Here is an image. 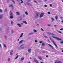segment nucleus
Listing matches in <instances>:
<instances>
[{"label":"nucleus","mask_w":63,"mask_h":63,"mask_svg":"<svg viewBox=\"0 0 63 63\" xmlns=\"http://www.w3.org/2000/svg\"><path fill=\"white\" fill-rule=\"evenodd\" d=\"M39 16H40V13L37 12L35 15V17H38Z\"/></svg>","instance_id":"nucleus-3"},{"label":"nucleus","mask_w":63,"mask_h":63,"mask_svg":"<svg viewBox=\"0 0 63 63\" xmlns=\"http://www.w3.org/2000/svg\"><path fill=\"white\" fill-rule=\"evenodd\" d=\"M33 31L34 32H37V30H34Z\"/></svg>","instance_id":"nucleus-32"},{"label":"nucleus","mask_w":63,"mask_h":63,"mask_svg":"<svg viewBox=\"0 0 63 63\" xmlns=\"http://www.w3.org/2000/svg\"><path fill=\"white\" fill-rule=\"evenodd\" d=\"M51 19L52 20V21H54V20H55L54 18H51Z\"/></svg>","instance_id":"nucleus-30"},{"label":"nucleus","mask_w":63,"mask_h":63,"mask_svg":"<svg viewBox=\"0 0 63 63\" xmlns=\"http://www.w3.org/2000/svg\"><path fill=\"white\" fill-rule=\"evenodd\" d=\"M48 34H49V35H51L52 36H54V35H55V34H54L52 33L49 32Z\"/></svg>","instance_id":"nucleus-6"},{"label":"nucleus","mask_w":63,"mask_h":63,"mask_svg":"<svg viewBox=\"0 0 63 63\" xmlns=\"http://www.w3.org/2000/svg\"><path fill=\"white\" fill-rule=\"evenodd\" d=\"M46 57H48V55H46Z\"/></svg>","instance_id":"nucleus-64"},{"label":"nucleus","mask_w":63,"mask_h":63,"mask_svg":"<svg viewBox=\"0 0 63 63\" xmlns=\"http://www.w3.org/2000/svg\"><path fill=\"white\" fill-rule=\"evenodd\" d=\"M18 54L17 53L16 54V55H17V56H18Z\"/></svg>","instance_id":"nucleus-60"},{"label":"nucleus","mask_w":63,"mask_h":63,"mask_svg":"<svg viewBox=\"0 0 63 63\" xmlns=\"http://www.w3.org/2000/svg\"><path fill=\"white\" fill-rule=\"evenodd\" d=\"M44 14H45V13H41V14L39 16L40 18H41L44 16H43Z\"/></svg>","instance_id":"nucleus-4"},{"label":"nucleus","mask_w":63,"mask_h":63,"mask_svg":"<svg viewBox=\"0 0 63 63\" xmlns=\"http://www.w3.org/2000/svg\"><path fill=\"white\" fill-rule=\"evenodd\" d=\"M34 61H35V62H36L37 61H38V60H37V59H34Z\"/></svg>","instance_id":"nucleus-23"},{"label":"nucleus","mask_w":63,"mask_h":63,"mask_svg":"<svg viewBox=\"0 0 63 63\" xmlns=\"http://www.w3.org/2000/svg\"><path fill=\"white\" fill-rule=\"evenodd\" d=\"M11 1L13 3H14V4H15V1L14 0H11Z\"/></svg>","instance_id":"nucleus-28"},{"label":"nucleus","mask_w":63,"mask_h":63,"mask_svg":"<svg viewBox=\"0 0 63 63\" xmlns=\"http://www.w3.org/2000/svg\"><path fill=\"white\" fill-rule=\"evenodd\" d=\"M48 45L49 46H50V47H52V46L51 45H50L49 44H48Z\"/></svg>","instance_id":"nucleus-39"},{"label":"nucleus","mask_w":63,"mask_h":63,"mask_svg":"<svg viewBox=\"0 0 63 63\" xmlns=\"http://www.w3.org/2000/svg\"><path fill=\"white\" fill-rule=\"evenodd\" d=\"M24 46V44H22L20 46H17V48L18 50H20V49H22L24 48V47H23V46Z\"/></svg>","instance_id":"nucleus-1"},{"label":"nucleus","mask_w":63,"mask_h":63,"mask_svg":"<svg viewBox=\"0 0 63 63\" xmlns=\"http://www.w3.org/2000/svg\"><path fill=\"white\" fill-rule=\"evenodd\" d=\"M55 18L56 20H57V19L58 18V17L57 16H55Z\"/></svg>","instance_id":"nucleus-26"},{"label":"nucleus","mask_w":63,"mask_h":63,"mask_svg":"<svg viewBox=\"0 0 63 63\" xmlns=\"http://www.w3.org/2000/svg\"><path fill=\"white\" fill-rule=\"evenodd\" d=\"M11 24H13V23H14V22H13V21H11Z\"/></svg>","instance_id":"nucleus-35"},{"label":"nucleus","mask_w":63,"mask_h":63,"mask_svg":"<svg viewBox=\"0 0 63 63\" xmlns=\"http://www.w3.org/2000/svg\"><path fill=\"white\" fill-rule=\"evenodd\" d=\"M37 23H38V21H35V23L36 24H37Z\"/></svg>","instance_id":"nucleus-53"},{"label":"nucleus","mask_w":63,"mask_h":63,"mask_svg":"<svg viewBox=\"0 0 63 63\" xmlns=\"http://www.w3.org/2000/svg\"><path fill=\"white\" fill-rule=\"evenodd\" d=\"M39 42L40 43H42V44L43 43V41H39Z\"/></svg>","instance_id":"nucleus-46"},{"label":"nucleus","mask_w":63,"mask_h":63,"mask_svg":"<svg viewBox=\"0 0 63 63\" xmlns=\"http://www.w3.org/2000/svg\"><path fill=\"white\" fill-rule=\"evenodd\" d=\"M16 14L17 15H20V13L18 12H16Z\"/></svg>","instance_id":"nucleus-14"},{"label":"nucleus","mask_w":63,"mask_h":63,"mask_svg":"<svg viewBox=\"0 0 63 63\" xmlns=\"http://www.w3.org/2000/svg\"><path fill=\"white\" fill-rule=\"evenodd\" d=\"M58 32L59 33H61V32L59 31H58Z\"/></svg>","instance_id":"nucleus-52"},{"label":"nucleus","mask_w":63,"mask_h":63,"mask_svg":"<svg viewBox=\"0 0 63 63\" xmlns=\"http://www.w3.org/2000/svg\"><path fill=\"white\" fill-rule=\"evenodd\" d=\"M22 16H23V17H25V15H24V14H23V15H22Z\"/></svg>","instance_id":"nucleus-42"},{"label":"nucleus","mask_w":63,"mask_h":63,"mask_svg":"<svg viewBox=\"0 0 63 63\" xmlns=\"http://www.w3.org/2000/svg\"><path fill=\"white\" fill-rule=\"evenodd\" d=\"M22 20V18H20L18 19H17V21H19Z\"/></svg>","instance_id":"nucleus-8"},{"label":"nucleus","mask_w":63,"mask_h":63,"mask_svg":"<svg viewBox=\"0 0 63 63\" xmlns=\"http://www.w3.org/2000/svg\"><path fill=\"white\" fill-rule=\"evenodd\" d=\"M48 26H51V25L50 24H48L47 25Z\"/></svg>","instance_id":"nucleus-24"},{"label":"nucleus","mask_w":63,"mask_h":63,"mask_svg":"<svg viewBox=\"0 0 63 63\" xmlns=\"http://www.w3.org/2000/svg\"><path fill=\"white\" fill-rule=\"evenodd\" d=\"M6 0L7 3H9V2L10 1L9 0Z\"/></svg>","instance_id":"nucleus-43"},{"label":"nucleus","mask_w":63,"mask_h":63,"mask_svg":"<svg viewBox=\"0 0 63 63\" xmlns=\"http://www.w3.org/2000/svg\"><path fill=\"white\" fill-rule=\"evenodd\" d=\"M3 46L5 47H7V45H5L4 44H3Z\"/></svg>","instance_id":"nucleus-27"},{"label":"nucleus","mask_w":63,"mask_h":63,"mask_svg":"<svg viewBox=\"0 0 63 63\" xmlns=\"http://www.w3.org/2000/svg\"><path fill=\"white\" fill-rule=\"evenodd\" d=\"M28 2H31V0H28Z\"/></svg>","instance_id":"nucleus-50"},{"label":"nucleus","mask_w":63,"mask_h":63,"mask_svg":"<svg viewBox=\"0 0 63 63\" xmlns=\"http://www.w3.org/2000/svg\"><path fill=\"white\" fill-rule=\"evenodd\" d=\"M39 24H37L36 25V26H37V27H39Z\"/></svg>","instance_id":"nucleus-44"},{"label":"nucleus","mask_w":63,"mask_h":63,"mask_svg":"<svg viewBox=\"0 0 63 63\" xmlns=\"http://www.w3.org/2000/svg\"><path fill=\"white\" fill-rule=\"evenodd\" d=\"M35 42H36V43H37L38 41L37 40H35Z\"/></svg>","instance_id":"nucleus-55"},{"label":"nucleus","mask_w":63,"mask_h":63,"mask_svg":"<svg viewBox=\"0 0 63 63\" xmlns=\"http://www.w3.org/2000/svg\"><path fill=\"white\" fill-rule=\"evenodd\" d=\"M44 37H45V38H47V39H48V37H47V36H44Z\"/></svg>","instance_id":"nucleus-31"},{"label":"nucleus","mask_w":63,"mask_h":63,"mask_svg":"<svg viewBox=\"0 0 63 63\" xmlns=\"http://www.w3.org/2000/svg\"><path fill=\"white\" fill-rule=\"evenodd\" d=\"M11 33H14V31H11Z\"/></svg>","instance_id":"nucleus-51"},{"label":"nucleus","mask_w":63,"mask_h":63,"mask_svg":"<svg viewBox=\"0 0 63 63\" xmlns=\"http://www.w3.org/2000/svg\"><path fill=\"white\" fill-rule=\"evenodd\" d=\"M9 7H11L12 8H14V6H13V5L12 4H10L9 6Z\"/></svg>","instance_id":"nucleus-11"},{"label":"nucleus","mask_w":63,"mask_h":63,"mask_svg":"<svg viewBox=\"0 0 63 63\" xmlns=\"http://www.w3.org/2000/svg\"><path fill=\"white\" fill-rule=\"evenodd\" d=\"M10 15V16H13V13H12V12H11Z\"/></svg>","instance_id":"nucleus-41"},{"label":"nucleus","mask_w":63,"mask_h":63,"mask_svg":"<svg viewBox=\"0 0 63 63\" xmlns=\"http://www.w3.org/2000/svg\"><path fill=\"white\" fill-rule=\"evenodd\" d=\"M36 63H39V62L38 61L36 62Z\"/></svg>","instance_id":"nucleus-63"},{"label":"nucleus","mask_w":63,"mask_h":63,"mask_svg":"<svg viewBox=\"0 0 63 63\" xmlns=\"http://www.w3.org/2000/svg\"><path fill=\"white\" fill-rule=\"evenodd\" d=\"M20 1H21V3H23L24 2H23V0H20Z\"/></svg>","instance_id":"nucleus-38"},{"label":"nucleus","mask_w":63,"mask_h":63,"mask_svg":"<svg viewBox=\"0 0 63 63\" xmlns=\"http://www.w3.org/2000/svg\"><path fill=\"white\" fill-rule=\"evenodd\" d=\"M17 25H18V26H19V27H21V25L19 23H17Z\"/></svg>","instance_id":"nucleus-12"},{"label":"nucleus","mask_w":63,"mask_h":63,"mask_svg":"<svg viewBox=\"0 0 63 63\" xmlns=\"http://www.w3.org/2000/svg\"><path fill=\"white\" fill-rule=\"evenodd\" d=\"M7 36H4V37L5 39H7Z\"/></svg>","instance_id":"nucleus-36"},{"label":"nucleus","mask_w":63,"mask_h":63,"mask_svg":"<svg viewBox=\"0 0 63 63\" xmlns=\"http://www.w3.org/2000/svg\"><path fill=\"white\" fill-rule=\"evenodd\" d=\"M49 5L51 7H52V5L51 4H50Z\"/></svg>","instance_id":"nucleus-37"},{"label":"nucleus","mask_w":63,"mask_h":63,"mask_svg":"<svg viewBox=\"0 0 63 63\" xmlns=\"http://www.w3.org/2000/svg\"><path fill=\"white\" fill-rule=\"evenodd\" d=\"M48 14H49H49H50V12H48Z\"/></svg>","instance_id":"nucleus-47"},{"label":"nucleus","mask_w":63,"mask_h":63,"mask_svg":"<svg viewBox=\"0 0 63 63\" xmlns=\"http://www.w3.org/2000/svg\"><path fill=\"white\" fill-rule=\"evenodd\" d=\"M54 26H55V27H56V26H57L55 25H54Z\"/></svg>","instance_id":"nucleus-62"},{"label":"nucleus","mask_w":63,"mask_h":63,"mask_svg":"<svg viewBox=\"0 0 63 63\" xmlns=\"http://www.w3.org/2000/svg\"><path fill=\"white\" fill-rule=\"evenodd\" d=\"M0 47H2V46H1V44H0Z\"/></svg>","instance_id":"nucleus-59"},{"label":"nucleus","mask_w":63,"mask_h":63,"mask_svg":"<svg viewBox=\"0 0 63 63\" xmlns=\"http://www.w3.org/2000/svg\"><path fill=\"white\" fill-rule=\"evenodd\" d=\"M60 30H63V29L62 28L60 29Z\"/></svg>","instance_id":"nucleus-57"},{"label":"nucleus","mask_w":63,"mask_h":63,"mask_svg":"<svg viewBox=\"0 0 63 63\" xmlns=\"http://www.w3.org/2000/svg\"><path fill=\"white\" fill-rule=\"evenodd\" d=\"M10 18L11 19H12V18H14V17L13 16H11L10 17Z\"/></svg>","instance_id":"nucleus-25"},{"label":"nucleus","mask_w":63,"mask_h":63,"mask_svg":"<svg viewBox=\"0 0 63 63\" xmlns=\"http://www.w3.org/2000/svg\"><path fill=\"white\" fill-rule=\"evenodd\" d=\"M3 16H4L3 14L0 15V19H2L3 18Z\"/></svg>","instance_id":"nucleus-5"},{"label":"nucleus","mask_w":63,"mask_h":63,"mask_svg":"<svg viewBox=\"0 0 63 63\" xmlns=\"http://www.w3.org/2000/svg\"><path fill=\"white\" fill-rule=\"evenodd\" d=\"M18 58V56H17L16 57V58H15V59H17V58Z\"/></svg>","instance_id":"nucleus-54"},{"label":"nucleus","mask_w":63,"mask_h":63,"mask_svg":"<svg viewBox=\"0 0 63 63\" xmlns=\"http://www.w3.org/2000/svg\"><path fill=\"white\" fill-rule=\"evenodd\" d=\"M24 42V40H21L19 42V44H21L22 42Z\"/></svg>","instance_id":"nucleus-15"},{"label":"nucleus","mask_w":63,"mask_h":63,"mask_svg":"<svg viewBox=\"0 0 63 63\" xmlns=\"http://www.w3.org/2000/svg\"><path fill=\"white\" fill-rule=\"evenodd\" d=\"M51 47H52L53 49H54V47L52 46Z\"/></svg>","instance_id":"nucleus-58"},{"label":"nucleus","mask_w":63,"mask_h":63,"mask_svg":"<svg viewBox=\"0 0 63 63\" xmlns=\"http://www.w3.org/2000/svg\"><path fill=\"white\" fill-rule=\"evenodd\" d=\"M13 52V50H12L11 51V52L10 53V55H13V53H12V52Z\"/></svg>","instance_id":"nucleus-9"},{"label":"nucleus","mask_w":63,"mask_h":63,"mask_svg":"<svg viewBox=\"0 0 63 63\" xmlns=\"http://www.w3.org/2000/svg\"><path fill=\"white\" fill-rule=\"evenodd\" d=\"M55 63H62V62L61 61H57Z\"/></svg>","instance_id":"nucleus-13"},{"label":"nucleus","mask_w":63,"mask_h":63,"mask_svg":"<svg viewBox=\"0 0 63 63\" xmlns=\"http://www.w3.org/2000/svg\"><path fill=\"white\" fill-rule=\"evenodd\" d=\"M26 4L27 5H30V6H31V3L28 2H26Z\"/></svg>","instance_id":"nucleus-7"},{"label":"nucleus","mask_w":63,"mask_h":63,"mask_svg":"<svg viewBox=\"0 0 63 63\" xmlns=\"http://www.w3.org/2000/svg\"><path fill=\"white\" fill-rule=\"evenodd\" d=\"M2 9H0V12H2Z\"/></svg>","instance_id":"nucleus-48"},{"label":"nucleus","mask_w":63,"mask_h":63,"mask_svg":"<svg viewBox=\"0 0 63 63\" xmlns=\"http://www.w3.org/2000/svg\"><path fill=\"white\" fill-rule=\"evenodd\" d=\"M41 30L42 31H44V30H43V29H42V28H41Z\"/></svg>","instance_id":"nucleus-56"},{"label":"nucleus","mask_w":63,"mask_h":63,"mask_svg":"<svg viewBox=\"0 0 63 63\" xmlns=\"http://www.w3.org/2000/svg\"><path fill=\"white\" fill-rule=\"evenodd\" d=\"M44 6L45 7H47V5H44Z\"/></svg>","instance_id":"nucleus-49"},{"label":"nucleus","mask_w":63,"mask_h":63,"mask_svg":"<svg viewBox=\"0 0 63 63\" xmlns=\"http://www.w3.org/2000/svg\"><path fill=\"white\" fill-rule=\"evenodd\" d=\"M34 2H35L36 4H37V5H38V2L36 1L35 0L34 1Z\"/></svg>","instance_id":"nucleus-34"},{"label":"nucleus","mask_w":63,"mask_h":63,"mask_svg":"<svg viewBox=\"0 0 63 63\" xmlns=\"http://www.w3.org/2000/svg\"><path fill=\"white\" fill-rule=\"evenodd\" d=\"M49 38H50V40L51 41V42H53V43H54V41L53 40H52L51 39L50 37H49Z\"/></svg>","instance_id":"nucleus-19"},{"label":"nucleus","mask_w":63,"mask_h":63,"mask_svg":"<svg viewBox=\"0 0 63 63\" xmlns=\"http://www.w3.org/2000/svg\"><path fill=\"white\" fill-rule=\"evenodd\" d=\"M38 58L39 59L41 60H42V58H41V57L39 56L38 57Z\"/></svg>","instance_id":"nucleus-22"},{"label":"nucleus","mask_w":63,"mask_h":63,"mask_svg":"<svg viewBox=\"0 0 63 63\" xmlns=\"http://www.w3.org/2000/svg\"><path fill=\"white\" fill-rule=\"evenodd\" d=\"M25 14H26V15H28V13H27V12L26 11L25 12Z\"/></svg>","instance_id":"nucleus-29"},{"label":"nucleus","mask_w":63,"mask_h":63,"mask_svg":"<svg viewBox=\"0 0 63 63\" xmlns=\"http://www.w3.org/2000/svg\"><path fill=\"white\" fill-rule=\"evenodd\" d=\"M45 44H44V43H43L42 44V45H41V46H43V47H44V46H45Z\"/></svg>","instance_id":"nucleus-20"},{"label":"nucleus","mask_w":63,"mask_h":63,"mask_svg":"<svg viewBox=\"0 0 63 63\" xmlns=\"http://www.w3.org/2000/svg\"><path fill=\"white\" fill-rule=\"evenodd\" d=\"M34 34V32H31L30 33H29V35H32V34Z\"/></svg>","instance_id":"nucleus-17"},{"label":"nucleus","mask_w":63,"mask_h":63,"mask_svg":"<svg viewBox=\"0 0 63 63\" xmlns=\"http://www.w3.org/2000/svg\"><path fill=\"white\" fill-rule=\"evenodd\" d=\"M23 35V33H22L21 35L20 36V38H21L22 37V36Z\"/></svg>","instance_id":"nucleus-16"},{"label":"nucleus","mask_w":63,"mask_h":63,"mask_svg":"<svg viewBox=\"0 0 63 63\" xmlns=\"http://www.w3.org/2000/svg\"><path fill=\"white\" fill-rule=\"evenodd\" d=\"M53 44L54 45H55V47H56L57 48H58V47H57V45H56L55 44V43H54H54H53Z\"/></svg>","instance_id":"nucleus-21"},{"label":"nucleus","mask_w":63,"mask_h":63,"mask_svg":"<svg viewBox=\"0 0 63 63\" xmlns=\"http://www.w3.org/2000/svg\"><path fill=\"white\" fill-rule=\"evenodd\" d=\"M23 23H25L26 24H27V22L26 21H23Z\"/></svg>","instance_id":"nucleus-18"},{"label":"nucleus","mask_w":63,"mask_h":63,"mask_svg":"<svg viewBox=\"0 0 63 63\" xmlns=\"http://www.w3.org/2000/svg\"><path fill=\"white\" fill-rule=\"evenodd\" d=\"M22 60H24V58H21V61H22Z\"/></svg>","instance_id":"nucleus-33"},{"label":"nucleus","mask_w":63,"mask_h":63,"mask_svg":"<svg viewBox=\"0 0 63 63\" xmlns=\"http://www.w3.org/2000/svg\"><path fill=\"white\" fill-rule=\"evenodd\" d=\"M31 48H29V49H28V51L29 53H30V52H31Z\"/></svg>","instance_id":"nucleus-10"},{"label":"nucleus","mask_w":63,"mask_h":63,"mask_svg":"<svg viewBox=\"0 0 63 63\" xmlns=\"http://www.w3.org/2000/svg\"><path fill=\"white\" fill-rule=\"evenodd\" d=\"M10 60V58H8V61H9Z\"/></svg>","instance_id":"nucleus-40"},{"label":"nucleus","mask_w":63,"mask_h":63,"mask_svg":"<svg viewBox=\"0 0 63 63\" xmlns=\"http://www.w3.org/2000/svg\"><path fill=\"white\" fill-rule=\"evenodd\" d=\"M5 12H7V9L6 8L5 9Z\"/></svg>","instance_id":"nucleus-45"},{"label":"nucleus","mask_w":63,"mask_h":63,"mask_svg":"<svg viewBox=\"0 0 63 63\" xmlns=\"http://www.w3.org/2000/svg\"><path fill=\"white\" fill-rule=\"evenodd\" d=\"M52 37L53 38H54V39H56L57 40H58V41H63V40H62L59 39V38L57 37L54 36H52Z\"/></svg>","instance_id":"nucleus-2"},{"label":"nucleus","mask_w":63,"mask_h":63,"mask_svg":"<svg viewBox=\"0 0 63 63\" xmlns=\"http://www.w3.org/2000/svg\"><path fill=\"white\" fill-rule=\"evenodd\" d=\"M60 43H63V41H61L60 42Z\"/></svg>","instance_id":"nucleus-61"}]
</instances>
